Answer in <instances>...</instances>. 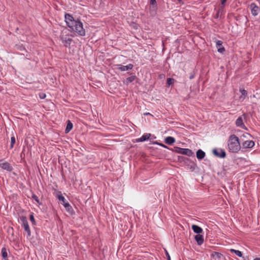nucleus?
<instances>
[{
    "label": "nucleus",
    "mask_w": 260,
    "mask_h": 260,
    "mask_svg": "<svg viewBox=\"0 0 260 260\" xmlns=\"http://www.w3.org/2000/svg\"><path fill=\"white\" fill-rule=\"evenodd\" d=\"M1 254L2 257L5 260H8V253L6 247H3L1 249Z\"/></svg>",
    "instance_id": "a211bd4d"
},
{
    "label": "nucleus",
    "mask_w": 260,
    "mask_h": 260,
    "mask_svg": "<svg viewBox=\"0 0 260 260\" xmlns=\"http://www.w3.org/2000/svg\"><path fill=\"white\" fill-rule=\"evenodd\" d=\"M230 250V251L232 253H235V254H236L238 256H239L240 257L242 256V252L238 250H235V249H231Z\"/></svg>",
    "instance_id": "393cba45"
},
{
    "label": "nucleus",
    "mask_w": 260,
    "mask_h": 260,
    "mask_svg": "<svg viewBox=\"0 0 260 260\" xmlns=\"http://www.w3.org/2000/svg\"><path fill=\"white\" fill-rule=\"evenodd\" d=\"M220 14V13L219 14H217V16H216V18H218V15Z\"/></svg>",
    "instance_id": "4c0bfd02"
},
{
    "label": "nucleus",
    "mask_w": 260,
    "mask_h": 260,
    "mask_svg": "<svg viewBox=\"0 0 260 260\" xmlns=\"http://www.w3.org/2000/svg\"><path fill=\"white\" fill-rule=\"evenodd\" d=\"M216 46L217 48V51L220 53H223L225 51V49L222 46V42L220 40H217L216 42Z\"/></svg>",
    "instance_id": "4468645a"
},
{
    "label": "nucleus",
    "mask_w": 260,
    "mask_h": 260,
    "mask_svg": "<svg viewBox=\"0 0 260 260\" xmlns=\"http://www.w3.org/2000/svg\"><path fill=\"white\" fill-rule=\"evenodd\" d=\"M115 66L117 67L116 68L121 71H126L128 70H132L134 67L133 64L129 63L126 66H122L121 64H116Z\"/></svg>",
    "instance_id": "0eeeda50"
},
{
    "label": "nucleus",
    "mask_w": 260,
    "mask_h": 260,
    "mask_svg": "<svg viewBox=\"0 0 260 260\" xmlns=\"http://www.w3.org/2000/svg\"><path fill=\"white\" fill-rule=\"evenodd\" d=\"M240 91L242 94V95L240 96V99L244 100L245 98V96L247 95V91L244 89H240Z\"/></svg>",
    "instance_id": "5701e85b"
},
{
    "label": "nucleus",
    "mask_w": 260,
    "mask_h": 260,
    "mask_svg": "<svg viewBox=\"0 0 260 260\" xmlns=\"http://www.w3.org/2000/svg\"><path fill=\"white\" fill-rule=\"evenodd\" d=\"M29 219H30V220L32 224L33 225H35L36 224V221H35V219L33 213H32L30 215Z\"/></svg>",
    "instance_id": "c85d7f7f"
},
{
    "label": "nucleus",
    "mask_w": 260,
    "mask_h": 260,
    "mask_svg": "<svg viewBox=\"0 0 260 260\" xmlns=\"http://www.w3.org/2000/svg\"><path fill=\"white\" fill-rule=\"evenodd\" d=\"M144 115H151V114L149 113H146L144 114Z\"/></svg>",
    "instance_id": "e433bc0d"
},
{
    "label": "nucleus",
    "mask_w": 260,
    "mask_h": 260,
    "mask_svg": "<svg viewBox=\"0 0 260 260\" xmlns=\"http://www.w3.org/2000/svg\"><path fill=\"white\" fill-rule=\"evenodd\" d=\"M136 78V76L135 75L132 76L127 78L125 81L124 82V83L128 85L130 83L133 82Z\"/></svg>",
    "instance_id": "6ab92c4d"
},
{
    "label": "nucleus",
    "mask_w": 260,
    "mask_h": 260,
    "mask_svg": "<svg viewBox=\"0 0 260 260\" xmlns=\"http://www.w3.org/2000/svg\"><path fill=\"white\" fill-rule=\"evenodd\" d=\"M183 158H184V157L183 156H179V159H183Z\"/></svg>",
    "instance_id": "f704fd0d"
},
{
    "label": "nucleus",
    "mask_w": 260,
    "mask_h": 260,
    "mask_svg": "<svg viewBox=\"0 0 260 260\" xmlns=\"http://www.w3.org/2000/svg\"><path fill=\"white\" fill-rule=\"evenodd\" d=\"M166 255L167 256V259L168 260H171V257H170V256L169 255L168 252L167 251H166Z\"/></svg>",
    "instance_id": "72a5a7b5"
},
{
    "label": "nucleus",
    "mask_w": 260,
    "mask_h": 260,
    "mask_svg": "<svg viewBox=\"0 0 260 260\" xmlns=\"http://www.w3.org/2000/svg\"><path fill=\"white\" fill-rule=\"evenodd\" d=\"M64 18L67 26L72 31L76 32L80 36H85V30L83 28V23L79 20H75L69 14H66Z\"/></svg>",
    "instance_id": "f257e3e1"
},
{
    "label": "nucleus",
    "mask_w": 260,
    "mask_h": 260,
    "mask_svg": "<svg viewBox=\"0 0 260 260\" xmlns=\"http://www.w3.org/2000/svg\"><path fill=\"white\" fill-rule=\"evenodd\" d=\"M254 260H260V258L256 257V258H254Z\"/></svg>",
    "instance_id": "c9c22d12"
},
{
    "label": "nucleus",
    "mask_w": 260,
    "mask_h": 260,
    "mask_svg": "<svg viewBox=\"0 0 260 260\" xmlns=\"http://www.w3.org/2000/svg\"><path fill=\"white\" fill-rule=\"evenodd\" d=\"M39 96L41 99H44L46 98V94L44 93H41L40 94Z\"/></svg>",
    "instance_id": "2f4dec72"
},
{
    "label": "nucleus",
    "mask_w": 260,
    "mask_h": 260,
    "mask_svg": "<svg viewBox=\"0 0 260 260\" xmlns=\"http://www.w3.org/2000/svg\"><path fill=\"white\" fill-rule=\"evenodd\" d=\"M150 4L152 5V8L155 11L157 9L156 0H150Z\"/></svg>",
    "instance_id": "a878e982"
},
{
    "label": "nucleus",
    "mask_w": 260,
    "mask_h": 260,
    "mask_svg": "<svg viewBox=\"0 0 260 260\" xmlns=\"http://www.w3.org/2000/svg\"><path fill=\"white\" fill-rule=\"evenodd\" d=\"M194 239L199 245H201L204 242V237L202 235H196Z\"/></svg>",
    "instance_id": "2eb2a0df"
},
{
    "label": "nucleus",
    "mask_w": 260,
    "mask_h": 260,
    "mask_svg": "<svg viewBox=\"0 0 260 260\" xmlns=\"http://www.w3.org/2000/svg\"><path fill=\"white\" fill-rule=\"evenodd\" d=\"M55 197L61 202V204L64 207L66 210L69 212H71L73 211L72 206L70 205L68 202H67L64 197L61 194L60 191H58Z\"/></svg>",
    "instance_id": "7ed1b4c3"
},
{
    "label": "nucleus",
    "mask_w": 260,
    "mask_h": 260,
    "mask_svg": "<svg viewBox=\"0 0 260 260\" xmlns=\"http://www.w3.org/2000/svg\"><path fill=\"white\" fill-rule=\"evenodd\" d=\"M255 145L254 142L252 140H247L244 142L242 144L243 148H252Z\"/></svg>",
    "instance_id": "f8f14e48"
},
{
    "label": "nucleus",
    "mask_w": 260,
    "mask_h": 260,
    "mask_svg": "<svg viewBox=\"0 0 260 260\" xmlns=\"http://www.w3.org/2000/svg\"><path fill=\"white\" fill-rule=\"evenodd\" d=\"M222 256V254L221 253L214 251L211 254V257L212 258H217V259H220Z\"/></svg>",
    "instance_id": "412c9836"
},
{
    "label": "nucleus",
    "mask_w": 260,
    "mask_h": 260,
    "mask_svg": "<svg viewBox=\"0 0 260 260\" xmlns=\"http://www.w3.org/2000/svg\"><path fill=\"white\" fill-rule=\"evenodd\" d=\"M73 128V124L70 121H68V123L67 125L66 128L65 129L66 133H68Z\"/></svg>",
    "instance_id": "4be33fe9"
},
{
    "label": "nucleus",
    "mask_w": 260,
    "mask_h": 260,
    "mask_svg": "<svg viewBox=\"0 0 260 260\" xmlns=\"http://www.w3.org/2000/svg\"><path fill=\"white\" fill-rule=\"evenodd\" d=\"M16 142L15 138V137L13 136L11 138V145H10V148H13L14 147V145Z\"/></svg>",
    "instance_id": "cd10ccee"
},
{
    "label": "nucleus",
    "mask_w": 260,
    "mask_h": 260,
    "mask_svg": "<svg viewBox=\"0 0 260 260\" xmlns=\"http://www.w3.org/2000/svg\"><path fill=\"white\" fill-rule=\"evenodd\" d=\"M175 142V139L172 137H168L165 139V143L169 145H172Z\"/></svg>",
    "instance_id": "aec40b11"
},
{
    "label": "nucleus",
    "mask_w": 260,
    "mask_h": 260,
    "mask_svg": "<svg viewBox=\"0 0 260 260\" xmlns=\"http://www.w3.org/2000/svg\"><path fill=\"white\" fill-rule=\"evenodd\" d=\"M197 157L198 159L201 160L205 156V153L201 149H199L196 153Z\"/></svg>",
    "instance_id": "f3484780"
},
{
    "label": "nucleus",
    "mask_w": 260,
    "mask_h": 260,
    "mask_svg": "<svg viewBox=\"0 0 260 260\" xmlns=\"http://www.w3.org/2000/svg\"><path fill=\"white\" fill-rule=\"evenodd\" d=\"M195 75H196V74L194 72H192V73H190V76H189V79L190 80L193 79L195 77Z\"/></svg>",
    "instance_id": "7c9ffc66"
},
{
    "label": "nucleus",
    "mask_w": 260,
    "mask_h": 260,
    "mask_svg": "<svg viewBox=\"0 0 260 260\" xmlns=\"http://www.w3.org/2000/svg\"><path fill=\"white\" fill-rule=\"evenodd\" d=\"M235 124L237 127L247 129V128L243 123V118L241 116L239 117L236 120Z\"/></svg>",
    "instance_id": "9b49d317"
},
{
    "label": "nucleus",
    "mask_w": 260,
    "mask_h": 260,
    "mask_svg": "<svg viewBox=\"0 0 260 260\" xmlns=\"http://www.w3.org/2000/svg\"><path fill=\"white\" fill-rule=\"evenodd\" d=\"M32 199H33L34 200H35L38 204H39V205H41L42 204V203L40 202V200L38 198V197L34 193H33L32 194Z\"/></svg>",
    "instance_id": "bb28decb"
},
{
    "label": "nucleus",
    "mask_w": 260,
    "mask_h": 260,
    "mask_svg": "<svg viewBox=\"0 0 260 260\" xmlns=\"http://www.w3.org/2000/svg\"><path fill=\"white\" fill-rule=\"evenodd\" d=\"M213 153L215 156L220 158H224L226 156L225 151L224 150V149H219L218 150L214 149L213 150Z\"/></svg>",
    "instance_id": "423d86ee"
},
{
    "label": "nucleus",
    "mask_w": 260,
    "mask_h": 260,
    "mask_svg": "<svg viewBox=\"0 0 260 260\" xmlns=\"http://www.w3.org/2000/svg\"><path fill=\"white\" fill-rule=\"evenodd\" d=\"M156 144L160 145V146L162 147H164V148H168V147L166 146L165 145L162 144V143H157V142H156Z\"/></svg>",
    "instance_id": "473e14b6"
},
{
    "label": "nucleus",
    "mask_w": 260,
    "mask_h": 260,
    "mask_svg": "<svg viewBox=\"0 0 260 260\" xmlns=\"http://www.w3.org/2000/svg\"><path fill=\"white\" fill-rule=\"evenodd\" d=\"M61 40L66 47H68L70 45L72 39L70 38L67 37V36L62 35L61 37Z\"/></svg>",
    "instance_id": "ddd939ff"
},
{
    "label": "nucleus",
    "mask_w": 260,
    "mask_h": 260,
    "mask_svg": "<svg viewBox=\"0 0 260 260\" xmlns=\"http://www.w3.org/2000/svg\"><path fill=\"white\" fill-rule=\"evenodd\" d=\"M0 167L9 172H11L13 170L12 167L9 162L3 161L2 160H0Z\"/></svg>",
    "instance_id": "1a4fd4ad"
},
{
    "label": "nucleus",
    "mask_w": 260,
    "mask_h": 260,
    "mask_svg": "<svg viewBox=\"0 0 260 260\" xmlns=\"http://www.w3.org/2000/svg\"><path fill=\"white\" fill-rule=\"evenodd\" d=\"M20 219L22 222V226L27 233V236H30L31 235V231L26 217L25 216H21Z\"/></svg>",
    "instance_id": "39448f33"
},
{
    "label": "nucleus",
    "mask_w": 260,
    "mask_h": 260,
    "mask_svg": "<svg viewBox=\"0 0 260 260\" xmlns=\"http://www.w3.org/2000/svg\"><path fill=\"white\" fill-rule=\"evenodd\" d=\"M251 12L253 16H256L258 14L259 8L254 3L250 5Z\"/></svg>",
    "instance_id": "6e6552de"
},
{
    "label": "nucleus",
    "mask_w": 260,
    "mask_h": 260,
    "mask_svg": "<svg viewBox=\"0 0 260 260\" xmlns=\"http://www.w3.org/2000/svg\"><path fill=\"white\" fill-rule=\"evenodd\" d=\"M191 228L193 231L198 234H200V233H202L203 232V229L199 226L196 224H193L191 226Z\"/></svg>",
    "instance_id": "dca6fc26"
},
{
    "label": "nucleus",
    "mask_w": 260,
    "mask_h": 260,
    "mask_svg": "<svg viewBox=\"0 0 260 260\" xmlns=\"http://www.w3.org/2000/svg\"><path fill=\"white\" fill-rule=\"evenodd\" d=\"M228 147L230 152L237 153L241 149L238 137L234 134L231 135L228 140Z\"/></svg>",
    "instance_id": "f03ea898"
},
{
    "label": "nucleus",
    "mask_w": 260,
    "mask_h": 260,
    "mask_svg": "<svg viewBox=\"0 0 260 260\" xmlns=\"http://www.w3.org/2000/svg\"><path fill=\"white\" fill-rule=\"evenodd\" d=\"M220 2H221V5L222 6L220 7V8L218 11V14H219V13H221V12L223 11L224 7V5L226 2V0H220Z\"/></svg>",
    "instance_id": "b1692460"
},
{
    "label": "nucleus",
    "mask_w": 260,
    "mask_h": 260,
    "mask_svg": "<svg viewBox=\"0 0 260 260\" xmlns=\"http://www.w3.org/2000/svg\"><path fill=\"white\" fill-rule=\"evenodd\" d=\"M175 151L179 154L186 155L188 156H192L194 155V153L191 150L188 148H183L178 147H174Z\"/></svg>",
    "instance_id": "20e7f679"
},
{
    "label": "nucleus",
    "mask_w": 260,
    "mask_h": 260,
    "mask_svg": "<svg viewBox=\"0 0 260 260\" xmlns=\"http://www.w3.org/2000/svg\"><path fill=\"white\" fill-rule=\"evenodd\" d=\"M173 79H172V78H168L167 79V84L169 85H171L172 83H173Z\"/></svg>",
    "instance_id": "c756f323"
},
{
    "label": "nucleus",
    "mask_w": 260,
    "mask_h": 260,
    "mask_svg": "<svg viewBox=\"0 0 260 260\" xmlns=\"http://www.w3.org/2000/svg\"><path fill=\"white\" fill-rule=\"evenodd\" d=\"M151 134L150 133H145L143 134L140 138L136 139V142H142L148 140L151 137Z\"/></svg>",
    "instance_id": "9d476101"
}]
</instances>
